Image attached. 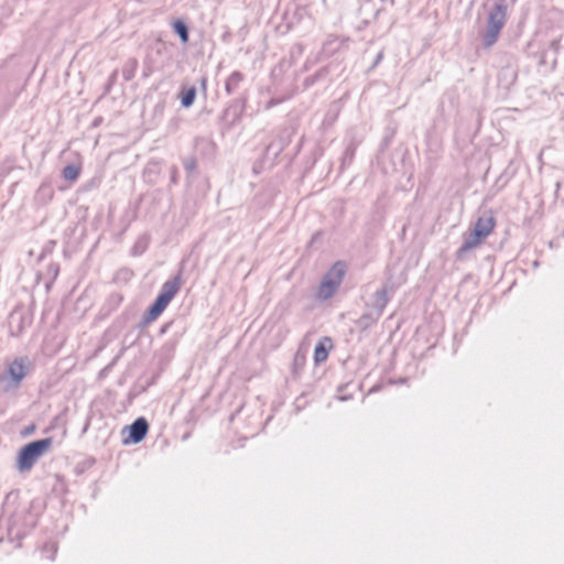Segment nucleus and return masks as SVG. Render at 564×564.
<instances>
[{"mask_svg":"<svg viewBox=\"0 0 564 564\" xmlns=\"http://www.w3.org/2000/svg\"><path fill=\"white\" fill-rule=\"evenodd\" d=\"M8 373L18 386L28 373V365L24 358H15L8 366Z\"/></svg>","mask_w":564,"mask_h":564,"instance_id":"0eeeda50","label":"nucleus"},{"mask_svg":"<svg viewBox=\"0 0 564 564\" xmlns=\"http://www.w3.org/2000/svg\"><path fill=\"white\" fill-rule=\"evenodd\" d=\"M176 174H177V169L173 167L172 172H171V180L173 183H176Z\"/></svg>","mask_w":564,"mask_h":564,"instance_id":"6ab92c4d","label":"nucleus"},{"mask_svg":"<svg viewBox=\"0 0 564 564\" xmlns=\"http://www.w3.org/2000/svg\"><path fill=\"white\" fill-rule=\"evenodd\" d=\"M52 446V438H43L31 442L23 446L17 457V467L20 471L25 473L33 468L37 459L47 452Z\"/></svg>","mask_w":564,"mask_h":564,"instance_id":"f03ea898","label":"nucleus"},{"mask_svg":"<svg viewBox=\"0 0 564 564\" xmlns=\"http://www.w3.org/2000/svg\"><path fill=\"white\" fill-rule=\"evenodd\" d=\"M196 93H197V90H196L195 86L184 88L181 91V105L184 108H189L195 101Z\"/></svg>","mask_w":564,"mask_h":564,"instance_id":"ddd939ff","label":"nucleus"},{"mask_svg":"<svg viewBox=\"0 0 564 564\" xmlns=\"http://www.w3.org/2000/svg\"><path fill=\"white\" fill-rule=\"evenodd\" d=\"M128 431L129 437L124 440L123 443H139L145 437L149 431V424L144 417H139L128 426Z\"/></svg>","mask_w":564,"mask_h":564,"instance_id":"423d86ee","label":"nucleus"},{"mask_svg":"<svg viewBox=\"0 0 564 564\" xmlns=\"http://www.w3.org/2000/svg\"><path fill=\"white\" fill-rule=\"evenodd\" d=\"M184 169L186 172L191 173L196 169V161L193 158H187L184 160Z\"/></svg>","mask_w":564,"mask_h":564,"instance_id":"dca6fc26","label":"nucleus"},{"mask_svg":"<svg viewBox=\"0 0 564 564\" xmlns=\"http://www.w3.org/2000/svg\"><path fill=\"white\" fill-rule=\"evenodd\" d=\"M80 174V166L76 164L66 165L62 171L65 181L75 182Z\"/></svg>","mask_w":564,"mask_h":564,"instance_id":"4468645a","label":"nucleus"},{"mask_svg":"<svg viewBox=\"0 0 564 564\" xmlns=\"http://www.w3.org/2000/svg\"><path fill=\"white\" fill-rule=\"evenodd\" d=\"M239 116L240 115L238 112L237 107H235L234 105H230L229 107H227L224 110L223 117H221V120L224 121L226 129L232 128L236 124V122L239 120Z\"/></svg>","mask_w":564,"mask_h":564,"instance_id":"9d476101","label":"nucleus"},{"mask_svg":"<svg viewBox=\"0 0 564 564\" xmlns=\"http://www.w3.org/2000/svg\"><path fill=\"white\" fill-rule=\"evenodd\" d=\"M138 61L134 57L128 58L122 67V76L126 82H130L137 72Z\"/></svg>","mask_w":564,"mask_h":564,"instance_id":"f8f14e48","label":"nucleus"},{"mask_svg":"<svg viewBox=\"0 0 564 564\" xmlns=\"http://www.w3.org/2000/svg\"><path fill=\"white\" fill-rule=\"evenodd\" d=\"M346 273V265L343 262H336L330 270L326 273L319 284L317 296L321 300L332 297L343 282Z\"/></svg>","mask_w":564,"mask_h":564,"instance_id":"20e7f679","label":"nucleus"},{"mask_svg":"<svg viewBox=\"0 0 564 564\" xmlns=\"http://www.w3.org/2000/svg\"><path fill=\"white\" fill-rule=\"evenodd\" d=\"M199 83H200L203 90L206 91L207 78L205 76L200 77Z\"/></svg>","mask_w":564,"mask_h":564,"instance_id":"a211bd4d","label":"nucleus"},{"mask_svg":"<svg viewBox=\"0 0 564 564\" xmlns=\"http://www.w3.org/2000/svg\"><path fill=\"white\" fill-rule=\"evenodd\" d=\"M507 20V4L505 0H497L488 13L487 28L482 36L486 48L491 47L498 40Z\"/></svg>","mask_w":564,"mask_h":564,"instance_id":"f257e3e1","label":"nucleus"},{"mask_svg":"<svg viewBox=\"0 0 564 564\" xmlns=\"http://www.w3.org/2000/svg\"><path fill=\"white\" fill-rule=\"evenodd\" d=\"M563 236H564V230H563Z\"/></svg>","mask_w":564,"mask_h":564,"instance_id":"5701e85b","label":"nucleus"},{"mask_svg":"<svg viewBox=\"0 0 564 564\" xmlns=\"http://www.w3.org/2000/svg\"><path fill=\"white\" fill-rule=\"evenodd\" d=\"M382 56H383V54H382V52H380V53L377 55V58H376V61H375V63H373V66H376V65L381 61Z\"/></svg>","mask_w":564,"mask_h":564,"instance_id":"412c9836","label":"nucleus"},{"mask_svg":"<svg viewBox=\"0 0 564 564\" xmlns=\"http://www.w3.org/2000/svg\"><path fill=\"white\" fill-rule=\"evenodd\" d=\"M284 149V141L283 140H274L270 144H268L263 160H267L270 155H272V161H274L278 155L282 152Z\"/></svg>","mask_w":564,"mask_h":564,"instance_id":"9b49d317","label":"nucleus"},{"mask_svg":"<svg viewBox=\"0 0 564 564\" xmlns=\"http://www.w3.org/2000/svg\"><path fill=\"white\" fill-rule=\"evenodd\" d=\"M495 225V217L490 214H484L477 219L469 238L466 239L462 247H476L481 243L482 239L492 231Z\"/></svg>","mask_w":564,"mask_h":564,"instance_id":"39448f33","label":"nucleus"},{"mask_svg":"<svg viewBox=\"0 0 564 564\" xmlns=\"http://www.w3.org/2000/svg\"><path fill=\"white\" fill-rule=\"evenodd\" d=\"M118 75V70H115L109 77V84H113Z\"/></svg>","mask_w":564,"mask_h":564,"instance_id":"aec40b11","label":"nucleus"},{"mask_svg":"<svg viewBox=\"0 0 564 564\" xmlns=\"http://www.w3.org/2000/svg\"><path fill=\"white\" fill-rule=\"evenodd\" d=\"M334 348L333 340L330 337H323L314 349V361L315 364H322L328 358L329 351Z\"/></svg>","mask_w":564,"mask_h":564,"instance_id":"6e6552de","label":"nucleus"},{"mask_svg":"<svg viewBox=\"0 0 564 564\" xmlns=\"http://www.w3.org/2000/svg\"><path fill=\"white\" fill-rule=\"evenodd\" d=\"M181 284L182 282L180 276H175L163 284L159 296L145 315L147 323L154 322L163 313V311L180 291Z\"/></svg>","mask_w":564,"mask_h":564,"instance_id":"7ed1b4c3","label":"nucleus"},{"mask_svg":"<svg viewBox=\"0 0 564 564\" xmlns=\"http://www.w3.org/2000/svg\"><path fill=\"white\" fill-rule=\"evenodd\" d=\"M174 32L180 36L182 43H187L189 39L188 28L182 20H176L173 23Z\"/></svg>","mask_w":564,"mask_h":564,"instance_id":"2eb2a0df","label":"nucleus"},{"mask_svg":"<svg viewBox=\"0 0 564 564\" xmlns=\"http://www.w3.org/2000/svg\"><path fill=\"white\" fill-rule=\"evenodd\" d=\"M151 73H152V69L148 68V69H144L143 75H144V77H148V76H150Z\"/></svg>","mask_w":564,"mask_h":564,"instance_id":"4be33fe9","label":"nucleus"},{"mask_svg":"<svg viewBox=\"0 0 564 564\" xmlns=\"http://www.w3.org/2000/svg\"><path fill=\"white\" fill-rule=\"evenodd\" d=\"M319 237H321V232H316V234H314V235H313V237H312V239H311V241H310V245L321 242V241H319Z\"/></svg>","mask_w":564,"mask_h":564,"instance_id":"f3484780","label":"nucleus"},{"mask_svg":"<svg viewBox=\"0 0 564 564\" xmlns=\"http://www.w3.org/2000/svg\"><path fill=\"white\" fill-rule=\"evenodd\" d=\"M243 78V74L238 70L231 73L225 83V90L227 95H232L238 89Z\"/></svg>","mask_w":564,"mask_h":564,"instance_id":"1a4fd4ad","label":"nucleus"}]
</instances>
